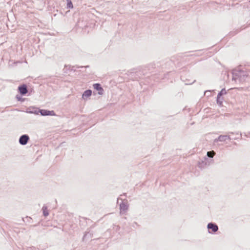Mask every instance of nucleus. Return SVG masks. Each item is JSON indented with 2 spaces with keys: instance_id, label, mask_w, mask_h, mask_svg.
I'll use <instances>...</instances> for the list:
<instances>
[{
  "instance_id": "9b49d317",
  "label": "nucleus",
  "mask_w": 250,
  "mask_h": 250,
  "mask_svg": "<svg viewBox=\"0 0 250 250\" xmlns=\"http://www.w3.org/2000/svg\"><path fill=\"white\" fill-rule=\"evenodd\" d=\"M216 153L214 151L211 150L207 152L206 157L208 158H212L215 155Z\"/></svg>"
},
{
  "instance_id": "6ab92c4d",
  "label": "nucleus",
  "mask_w": 250,
  "mask_h": 250,
  "mask_svg": "<svg viewBox=\"0 0 250 250\" xmlns=\"http://www.w3.org/2000/svg\"><path fill=\"white\" fill-rule=\"evenodd\" d=\"M229 133L231 134H235L236 135L240 136V137L241 136V133H239V132H236L235 133H234L233 132H229Z\"/></svg>"
},
{
  "instance_id": "f3484780",
  "label": "nucleus",
  "mask_w": 250,
  "mask_h": 250,
  "mask_svg": "<svg viewBox=\"0 0 250 250\" xmlns=\"http://www.w3.org/2000/svg\"><path fill=\"white\" fill-rule=\"evenodd\" d=\"M16 98L18 101H23V99H22V98L21 96H19L18 95H16Z\"/></svg>"
},
{
  "instance_id": "7ed1b4c3",
  "label": "nucleus",
  "mask_w": 250,
  "mask_h": 250,
  "mask_svg": "<svg viewBox=\"0 0 250 250\" xmlns=\"http://www.w3.org/2000/svg\"><path fill=\"white\" fill-rule=\"evenodd\" d=\"M30 140L29 136L27 134H23L20 137L19 142L22 146L26 145Z\"/></svg>"
},
{
  "instance_id": "f257e3e1",
  "label": "nucleus",
  "mask_w": 250,
  "mask_h": 250,
  "mask_svg": "<svg viewBox=\"0 0 250 250\" xmlns=\"http://www.w3.org/2000/svg\"><path fill=\"white\" fill-rule=\"evenodd\" d=\"M232 73V80L236 81L239 80L240 82H244L249 76L244 71L239 69L233 70Z\"/></svg>"
},
{
  "instance_id": "423d86ee",
  "label": "nucleus",
  "mask_w": 250,
  "mask_h": 250,
  "mask_svg": "<svg viewBox=\"0 0 250 250\" xmlns=\"http://www.w3.org/2000/svg\"><path fill=\"white\" fill-rule=\"evenodd\" d=\"M128 206L126 203L122 202L120 205V212L121 214L125 213L128 209Z\"/></svg>"
},
{
  "instance_id": "dca6fc26",
  "label": "nucleus",
  "mask_w": 250,
  "mask_h": 250,
  "mask_svg": "<svg viewBox=\"0 0 250 250\" xmlns=\"http://www.w3.org/2000/svg\"><path fill=\"white\" fill-rule=\"evenodd\" d=\"M67 7L68 8H72L73 7V5L71 1L67 2Z\"/></svg>"
},
{
  "instance_id": "1a4fd4ad",
  "label": "nucleus",
  "mask_w": 250,
  "mask_h": 250,
  "mask_svg": "<svg viewBox=\"0 0 250 250\" xmlns=\"http://www.w3.org/2000/svg\"><path fill=\"white\" fill-rule=\"evenodd\" d=\"M40 109L37 107H30L27 110V113L38 115L40 113Z\"/></svg>"
},
{
  "instance_id": "412c9836",
  "label": "nucleus",
  "mask_w": 250,
  "mask_h": 250,
  "mask_svg": "<svg viewBox=\"0 0 250 250\" xmlns=\"http://www.w3.org/2000/svg\"><path fill=\"white\" fill-rule=\"evenodd\" d=\"M35 249V248L34 247H29L28 248L27 250H34Z\"/></svg>"
},
{
  "instance_id": "5701e85b",
  "label": "nucleus",
  "mask_w": 250,
  "mask_h": 250,
  "mask_svg": "<svg viewBox=\"0 0 250 250\" xmlns=\"http://www.w3.org/2000/svg\"><path fill=\"white\" fill-rule=\"evenodd\" d=\"M67 67H69L68 68H70L71 67V66H70L66 65H65V68L66 69H67Z\"/></svg>"
},
{
  "instance_id": "ddd939ff",
  "label": "nucleus",
  "mask_w": 250,
  "mask_h": 250,
  "mask_svg": "<svg viewBox=\"0 0 250 250\" xmlns=\"http://www.w3.org/2000/svg\"><path fill=\"white\" fill-rule=\"evenodd\" d=\"M223 100H224L223 98H222L221 97H219L218 96H217V99H216L217 104L219 106H222Z\"/></svg>"
},
{
  "instance_id": "f03ea898",
  "label": "nucleus",
  "mask_w": 250,
  "mask_h": 250,
  "mask_svg": "<svg viewBox=\"0 0 250 250\" xmlns=\"http://www.w3.org/2000/svg\"><path fill=\"white\" fill-rule=\"evenodd\" d=\"M212 161H213L212 160H209L206 156H205L203 159L198 162V166L200 168H204L207 166H208Z\"/></svg>"
},
{
  "instance_id": "20e7f679",
  "label": "nucleus",
  "mask_w": 250,
  "mask_h": 250,
  "mask_svg": "<svg viewBox=\"0 0 250 250\" xmlns=\"http://www.w3.org/2000/svg\"><path fill=\"white\" fill-rule=\"evenodd\" d=\"M207 228L208 229V232L215 233L218 230V226L214 223L210 222L208 224Z\"/></svg>"
},
{
  "instance_id": "aec40b11",
  "label": "nucleus",
  "mask_w": 250,
  "mask_h": 250,
  "mask_svg": "<svg viewBox=\"0 0 250 250\" xmlns=\"http://www.w3.org/2000/svg\"><path fill=\"white\" fill-rule=\"evenodd\" d=\"M26 218L27 219V221L30 223V220L32 219V218L30 217H28V216H27L26 217Z\"/></svg>"
},
{
  "instance_id": "f8f14e48",
  "label": "nucleus",
  "mask_w": 250,
  "mask_h": 250,
  "mask_svg": "<svg viewBox=\"0 0 250 250\" xmlns=\"http://www.w3.org/2000/svg\"><path fill=\"white\" fill-rule=\"evenodd\" d=\"M49 110L46 109H40V113L42 116H48Z\"/></svg>"
},
{
  "instance_id": "2eb2a0df",
  "label": "nucleus",
  "mask_w": 250,
  "mask_h": 250,
  "mask_svg": "<svg viewBox=\"0 0 250 250\" xmlns=\"http://www.w3.org/2000/svg\"><path fill=\"white\" fill-rule=\"evenodd\" d=\"M227 94V91L225 88H223L218 93L217 96L219 97H222L223 95Z\"/></svg>"
},
{
  "instance_id": "6e6552de",
  "label": "nucleus",
  "mask_w": 250,
  "mask_h": 250,
  "mask_svg": "<svg viewBox=\"0 0 250 250\" xmlns=\"http://www.w3.org/2000/svg\"><path fill=\"white\" fill-rule=\"evenodd\" d=\"M93 88L98 91L99 95H102L103 94L104 89L102 87L101 84L99 83H96L93 85Z\"/></svg>"
},
{
  "instance_id": "4be33fe9",
  "label": "nucleus",
  "mask_w": 250,
  "mask_h": 250,
  "mask_svg": "<svg viewBox=\"0 0 250 250\" xmlns=\"http://www.w3.org/2000/svg\"><path fill=\"white\" fill-rule=\"evenodd\" d=\"M210 91L209 90H207L205 92V94H206L207 93H210Z\"/></svg>"
},
{
  "instance_id": "0eeeda50",
  "label": "nucleus",
  "mask_w": 250,
  "mask_h": 250,
  "mask_svg": "<svg viewBox=\"0 0 250 250\" xmlns=\"http://www.w3.org/2000/svg\"><path fill=\"white\" fill-rule=\"evenodd\" d=\"M18 90L21 95H25L28 92L27 87L25 84L20 85Z\"/></svg>"
},
{
  "instance_id": "4468645a",
  "label": "nucleus",
  "mask_w": 250,
  "mask_h": 250,
  "mask_svg": "<svg viewBox=\"0 0 250 250\" xmlns=\"http://www.w3.org/2000/svg\"><path fill=\"white\" fill-rule=\"evenodd\" d=\"M43 214L44 216H47L49 215V212L47 210V208L46 206L44 205L42 208Z\"/></svg>"
},
{
  "instance_id": "9d476101",
  "label": "nucleus",
  "mask_w": 250,
  "mask_h": 250,
  "mask_svg": "<svg viewBox=\"0 0 250 250\" xmlns=\"http://www.w3.org/2000/svg\"><path fill=\"white\" fill-rule=\"evenodd\" d=\"M92 94V90L90 89L86 90L83 94L82 97L83 99L90 97Z\"/></svg>"
},
{
  "instance_id": "a211bd4d",
  "label": "nucleus",
  "mask_w": 250,
  "mask_h": 250,
  "mask_svg": "<svg viewBox=\"0 0 250 250\" xmlns=\"http://www.w3.org/2000/svg\"><path fill=\"white\" fill-rule=\"evenodd\" d=\"M48 114V116H54L55 115V113L53 110H49V112Z\"/></svg>"
},
{
  "instance_id": "a878e982",
  "label": "nucleus",
  "mask_w": 250,
  "mask_h": 250,
  "mask_svg": "<svg viewBox=\"0 0 250 250\" xmlns=\"http://www.w3.org/2000/svg\"><path fill=\"white\" fill-rule=\"evenodd\" d=\"M65 70V69H63V70H64V73H65L66 72L65 71V70Z\"/></svg>"
},
{
  "instance_id": "393cba45",
  "label": "nucleus",
  "mask_w": 250,
  "mask_h": 250,
  "mask_svg": "<svg viewBox=\"0 0 250 250\" xmlns=\"http://www.w3.org/2000/svg\"><path fill=\"white\" fill-rule=\"evenodd\" d=\"M67 0V2L69 1H71V0Z\"/></svg>"
},
{
  "instance_id": "39448f33",
  "label": "nucleus",
  "mask_w": 250,
  "mask_h": 250,
  "mask_svg": "<svg viewBox=\"0 0 250 250\" xmlns=\"http://www.w3.org/2000/svg\"><path fill=\"white\" fill-rule=\"evenodd\" d=\"M231 138H230L229 135H221L218 137L217 138H216L214 140V144L215 145L218 142H225L227 140H230Z\"/></svg>"
},
{
  "instance_id": "b1692460",
  "label": "nucleus",
  "mask_w": 250,
  "mask_h": 250,
  "mask_svg": "<svg viewBox=\"0 0 250 250\" xmlns=\"http://www.w3.org/2000/svg\"><path fill=\"white\" fill-rule=\"evenodd\" d=\"M238 138H239V137H235V138H234V139L236 140V139H238Z\"/></svg>"
}]
</instances>
